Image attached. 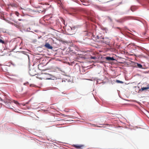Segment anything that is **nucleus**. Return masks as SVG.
I'll return each instance as SVG.
<instances>
[{
  "instance_id": "1",
  "label": "nucleus",
  "mask_w": 149,
  "mask_h": 149,
  "mask_svg": "<svg viewBox=\"0 0 149 149\" xmlns=\"http://www.w3.org/2000/svg\"><path fill=\"white\" fill-rule=\"evenodd\" d=\"M44 77L43 78L45 79H51L52 78V75H50L48 73H46L43 75Z\"/></svg>"
},
{
  "instance_id": "2",
  "label": "nucleus",
  "mask_w": 149,
  "mask_h": 149,
  "mask_svg": "<svg viewBox=\"0 0 149 149\" xmlns=\"http://www.w3.org/2000/svg\"><path fill=\"white\" fill-rule=\"evenodd\" d=\"M29 73L31 75L33 76L36 74V72L34 69H33L30 70Z\"/></svg>"
},
{
  "instance_id": "3",
  "label": "nucleus",
  "mask_w": 149,
  "mask_h": 149,
  "mask_svg": "<svg viewBox=\"0 0 149 149\" xmlns=\"http://www.w3.org/2000/svg\"><path fill=\"white\" fill-rule=\"evenodd\" d=\"M44 46L46 48L49 49H53V47L51 46V45L48 42L46 43Z\"/></svg>"
},
{
  "instance_id": "4",
  "label": "nucleus",
  "mask_w": 149,
  "mask_h": 149,
  "mask_svg": "<svg viewBox=\"0 0 149 149\" xmlns=\"http://www.w3.org/2000/svg\"><path fill=\"white\" fill-rule=\"evenodd\" d=\"M73 146L77 149H82L83 148L84 146L82 145H74Z\"/></svg>"
},
{
  "instance_id": "5",
  "label": "nucleus",
  "mask_w": 149,
  "mask_h": 149,
  "mask_svg": "<svg viewBox=\"0 0 149 149\" xmlns=\"http://www.w3.org/2000/svg\"><path fill=\"white\" fill-rule=\"evenodd\" d=\"M149 89V87L148 86L146 87H142L140 89V91H143L144 90H146Z\"/></svg>"
},
{
  "instance_id": "6",
  "label": "nucleus",
  "mask_w": 149,
  "mask_h": 149,
  "mask_svg": "<svg viewBox=\"0 0 149 149\" xmlns=\"http://www.w3.org/2000/svg\"><path fill=\"white\" fill-rule=\"evenodd\" d=\"M86 40V41H85L84 42L85 43H89L90 42V41L92 39H91V38H85Z\"/></svg>"
},
{
  "instance_id": "7",
  "label": "nucleus",
  "mask_w": 149,
  "mask_h": 149,
  "mask_svg": "<svg viewBox=\"0 0 149 149\" xmlns=\"http://www.w3.org/2000/svg\"><path fill=\"white\" fill-rule=\"evenodd\" d=\"M106 59L108 61H113L115 59L113 57H106Z\"/></svg>"
},
{
  "instance_id": "8",
  "label": "nucleus",
  "mask_w": 149,
  "mask_h": 149,
  "mask_svg": "<svg viewBox=\"0 0 149 149\" xmlns=\"http://www.w3.org/2000/svg\"><path fill=\"white\" fill-rule=\"evenodd\" d=\"M38 68L40 70H44V69L42 68V64H39L38 65Z\"/></svg>"
},
{
  "instance_id": "9",
  "label": "nucleus",
  "mask_w": 149,
  "mask_h": 149,
  "mask_svg": "<svg viewBox=\"0 0 149 149\" xmlns=\"http://www.w3.org/2000/svg\"><path fill=\"white\" fill-rule=\"evenodd\" d=\"M12 102H13L15 104H16L18 106L19 105L21 104L18 102L17 101H15V100H12L11 101Z\"/></svg>"
},
{
  "instance_id": "10",
  "label": "nucleus",
  "mask_w": 149,
  "mask_h": 149,
  "mask_svg": "<svg viewBox=\"0 0 149 149\" xmlns=\"http://www.w3.org/2000/svg\"><path fill=\"white\" fill-rule=\"evenodd\" d=\"M137 66L138 67L140 68H143V66L141 64L137 63Z\"/></svg>"
},
{
  "instance_id": "11",
  "label": "nucleus",
  "mask_w": 149,
  "mask_h": 149,
  "mask_svg": "<svg viewBox=\"0 0 149 149\" xmlns=\"http://www.w3.org/2000/svg\"><path fill=\"white\" fill-rule=\"evenodd\" d=\"M116 82L118 83H120L121 84H123L124 83L123 82L118 80H116Z\"/></svg>"
},
{
  "instance_id": "12",
  "label": "nucleus",
  "mask_w": 149,
  "mask_h": 149,
  "mask_svg": "<svg viewBox=\"0 0 149 149\" xmlns=\"http://www.w3.org/2000/svg\"><path fill=\"white\" fill-rule=\"evenodd\" d=\"M4 43H5V42L3 40L0 39V43H1L2 44H4Z\"/></svg>"
},
{
  "instance_id": "13",
  "label": "nucleus",
  "mask_w": 149,
  "mask_h": 149,
  "mask_svg": "<svg viewBox=\"0 0 149 149\" xmlns=\"http://www.w3.org/2000/svg\"><path fill=\"white\" fill-rule=\"evenodd\" d=\"M15 15L17 16H18L19 15V13L17 12H15Z\"/></svg>"
},
{
  "instance_id": "14",
  "label": "nucleus",
  "mask_w": 149,
  "mask_h": 149,
  "mask_svg": "<svg viewBox=\"0 0 149 149\" xmlns=\"http://www.w3.org/2000/svg\"><path fill=\"white\" fill-rule=\"evenodd\" d=\"M91 59H95L96 58V57L95 56H91Z\"/></svg>"
},
{
  "instance_id": "15",
  "label": "nucleus",
  "mask_w": 149,
  "mask_h": 149,
  "mask_svg": "<svg viewBox=\"0 0 149 149\" xmlns=\"http://www.w3.org/2000/svg\"><path fill=\"white\" fill-rule=\"evenodd\" d=\"M8 22L9 23H10V24H12V25H14V24H14V23H13V22Z\"/></svg>"
},
{
  "instance_id": "16",
  "label": "nucleus",
  "mask_w": 149,
  "mask_h": 149,
  "mask_svg": "<svg viewBox=\"0 0 149 149\" xmlns=\"http://www.w3.org/2000/svg\"><path fill=\"white\" fill-rule=\"evenodd\" d=\"M8 22L9 23H10V24H12V25H14V24H14V23H13V22Z\"/></svg>"
},
{
  "instance_id": "17",
  "label": "nucleus",
  "mask_w": 149,
  "mask_h": 149,
  "mask_svg": "<svg viewBox=\"0 0 149 149\" xmlns=\"http://www.w3.org/2000/svg\"><path fill=\"white\" fill-rule=\"evenodd\" d=\"M88 34L90 35H91V36H92V34L91 33H88Z\"/></svg>"
},
{
  "instance_id": "18",
  "label": "nucleus",
  "mask_w": 149,
  "mask_h": 149,
  "mask_svg": "<svg viewBox=\"0 0 149 149\" xmlns=\"http://www.w3.org/2000/svg\"><path fill=\"white\" fill-rule=\"evenodd\" d=\"M58 3L59 4H61V1H60V2H58Z\"/></svg>"
},
{
  "instance_id": "19",
  "label": "nucleus",
  "mask_w": 149,
  "mask_h": 149,
  "mask_svg": "<svg viewBox=\"0 0 149 149\" xmlns=\"http://www.w3.org/2000/svg\"><path fill=\"white\" fill-rule=\"evenodd\" d=\"M18 20L19 21H24V20L23 19H18Z\"/></svg>"
},
{
  "instance_id": "20",
  "label": "nucleus",
  "mask_w": 149,
  "mask_h": 149,
  "mask_svg": "<svg viewBox=\"0 0 149 149\" xmlns=\"http://www.w3.org/2000/svg\"><path fill=\"white\" fill-rule=\"evenodd\" d=\"M108 18H109V19L110 20H111V18L110 17H108Z\"/></svg>"
},
{
  "instance_id": "21",
  "label": "nucleus",
  "mask_w": 149,
  "mask_h": 149,
  "mask_svg": "<svg viewBox=\"0 0 149 149\" xmlns=\"http://www.w3.org/2000/svg\"><path fill=\"white\" fill-rule=\"evenodd\" d=\"M14 26H15L17 27V24H14Z\"/></svg>"
},
{
  "instance_id": "22",
  "label": "nucleus",
  "mask_w": 149,
  "mask_h": 149,
  "mask_svg": "<svg viewBox=\"0 0 149 149\" xmlns=\"http://www.w3.org/2000/svg\"><path fill=\"white\" fill-rule=\"evenodd\" d=\"M23 106H25V104H24H24H23Z\"/></svg>"
},
{
  "instance_id": "23",
  "label": "nucleus",
  "mask_w": 149,
  "mask_h": 149,
  "mask_svg": "<svg viewBox=\"0 0 149 149\" xmlns=\"http://www.w3.org/2000/svg\"><path fill=\"white\" fill-rule=\"evenodd\" d=\"M131 10L132 11H133V10H132V8H131Z\"/></svg>"
},
{
  "instance_id": "24",
  "label": "nucleus",
  "mask_w": 149,
  "mask_h": 149,
  "mask_svg": "<svg viewBox=\"0 0 149 149\" xmlns=\"http://www.w3.org/2000/svg\"><path fill=\"white\" fill-rule=\"evenodd\" d=\"M1 99V98L0 97V99Z\"/></svg>"
}]
</instances>
